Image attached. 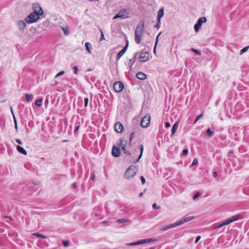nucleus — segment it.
Here are the masks:
<instances>
[{
	"label": "nucleus",
	"mask_w": 249,
	"mask_h": 249,
	"mask_svg": "<svg viewBox=\"0 0 249 249\" xmlns=\"http://www.w3.org/2000/svg\"><path fill=\"white\" fill-rule=\"evenodd\" d=\"M33 11L25 18L27 23H32L36 22L40 18V17L43 14V11L38 4L33 5Z\"/></svg>",
	"instance_id": "nucleus-1"
},
{
	"label": "nucleus",
	"mask_w": 249,
	"mask_h": 249,
	"mask_svg": "<svg viewBox=\"0 0 249 249\" xmlns=\"http://www.w3.org/2000/svg\"><path fill=\"white\" fill-rule=\"evenodd\" d=\"M194 216H185L183 217L180 220L177 221L174 223L170 224L169 225H166L162 228L161 229L162 231H166L169 229L176 227L178 226L181 225L186 222H189L194 219Z\"/></svg>",
	"instance_id": "nucleus-2"
},
{
	"label": "nucleus",
	"mask_w": 249,
	"mask_h": 249,
	"mask_svg": "<svg viewBox=\"0 0 249 249\" xmlns=\"http://www.w3.org/2000/svg\"><path fill=\"white\" fill-rule=\"evenodd\" d=\"M144 21H141L139 22L135 32V40L136 42L139 44L141 41L143 34Z\"/></svg>",
	"instance_id": "nucleus-3"
},
{
	"label": "nucleus",
	"mask_w": 249,
	"mask_h": 249,
	"mask_svg": "<svg viewBox=\"0 0 249 249\" xmlns=\"http://www.w3.org/2000/svg\"><path fill=\"white\" fill-rule=\"evenodd\" d=\"M138 171V169L135 166L131 165L125 171L124 177L129 179L134 177Z\"/></svg>",
	"instance_id": "nucleus-4"
},
{
	"label": "nucleus",
	"mask_w": 249,
	"mask_h": 249,
	"mask_svg": "<svg viewBox=\"0 0 249 249\" xmlns=\"http://www.w3.org/2000/svg\"><path fill=\"white\" fill-rule=\"evenodd\" d=\"M243 216L241 214H238L235 215L233 216L229 217L227 219L224 220L220 224L222 227L227 225L233 222L237 221L239 219H242Z\"/></svg>",
	"instance_id": "nucleus-5"
},
{
	"label": "nucleus",
	"mask_w": 249,
	"mask_h": 249,
	"mask_svg": "<svg viewBox=\"0 0 249 249\" xmlns=\"http://www.w3.org/2000/svg\"><path fill=\"white\" fill-rule=\"evenodd\" d=\"M129 17L128 13L125 9L121 10L116 15L113 17V19H115L118 18L124 19Z\"/></svg>",
	"instance_id": "nucleus-6"
},
{
	"label": "nucleus",
	"mask_w": 249,
	"mask_h": 249,
	"mask_svg": "<svg viewBox=\"0 0 249 249\" xmlns=\"http://www.w3.org/2000/svg\"><path fill=\"white\" fill-rule=\"evenodd\" d=\"M150 116L149 114L146 115L142 119L141 125V126L143 128H146L150 124Z\"/></svg>",
	"instance_id": "nucleus-7"
},
{
	"label": "nucleus",
	"mask_w": 249,
	"mask_h": 249,
	"mask_svg": "<svg viewBox=\"0 0 249 249\" xmlns=\"http://www.w3.org/2000/svg\"><path fill=\"white\" fill-rule=\"evenodd\" d=\"M206 18L204 17L198 18L197 22L194 26V29L196 32H198L201 27L202 24L206 21Z\"/></svg>",
	"instance_id": "nucleus-8"
},
{
	"label": "nucleus",
	"mask_w": 249,
	"mask_h": 249,
	"mask_svg": "<svg viewBox=\"0 0 249 249\" xmlns=\"http://www.w3.org/2000/svg\"><path fill=\"white\" fill-rule=\"evenodd\" d=\"M124 88V84L120 81L115 82L113 85V89L117 92H121Z\"/></svg>",
	"instance_id": "nucleus-9"
},
{
	"label": "nucleus",
	"mask_w": 249,
	"mask_h": 249,
	"mask_svg": "<svg viewBox=\"0 0 249 249\" xmlns=\"http://www.w3.org/2000/svg\"><path fill=\"white\" fill-rule=\"evenodd\" d=\"M149 57V53L147 52H142L140 54L139 59L141 62L146 61Z\"/></svg>",
	"instance_id": "nucleus-10"
},
{
	"label": "nucleus",
	"mask_w": 249,
	"mask_h": 249,
	"mask_svg": "<svg viewBox=\"0 0 249 249\" xmlns=\"http://www.w3.org/2000/svg\"><path fill=\"white\" fill-rule=\"evenodd\" d=\"M126 144L127 141L124 139H120L117 144L119 149H121L122 150H125Z\"/></svg>",
	"instance_id": "nucleus-11"
},
{
	"label": "nucleus",
	"mask_w": 249,
	"mask_h": 249,
	"mask_svg": "<svg viewBox=\"0 0 249 249\" xmlns=\"http://www.w3.org/2000/svg\"><path fill=\"white\" fill-rule=\"evenodd\" d=\"M114 129L118 133H121L123 130V124L120 122H117L114 125Z\"/></svg>",
	"instance_id": "nucleus-12"
},
{
	"label": "nucleus",
	"mask_w": 249,
	"mask_h": 249,
	"mask_svg": "<svg viewBox=\"0 0 249 249\" xmlns=\"http://www.w3.org/2000/svg\"><path fill=\"white\" fill-rule=\"evenodd\" d=\"M112 155L113 157H118L120 155V149L115 145L112 147Z\"/></svg>",
	"instance_id": "nucleus-13"
},
{
	"label": "nucleus",
	"mask_w": 249,
	"mask_h": 249,
	"mask_svg": "<svg viewBox=\"0 0 249 249\" xmlns=\"http://www.w3.org/2000/svg\"><path fill=\"white\" fill-rule=\"evenodd\" d=\"M128 46V41H127L126 44L124 47V48L118 53L117 54V59L119 60L120 58L123 56V55L125 53L126 51L127 48Z\"/></svg>",
	"instance_id": "nucleus-14"
},
{
	"label": "nucleus",
	"mask_w": 249,
	"mask_h": 249,
	"mask_svg": "<svg viewBox=\"0 0 249 249\" xmlns=\"http://www.w3.org/2000/svg\"><path fill=\"white\" fill-rule=\"evenodd\" d=\"M137 53H134L132 58L129 60L128 65L129 66V68L130 69H131L132 65H133L135 61H136V58L137 56Z\"/></svg>",
	"instance_id": "nucleus-15"
},
{
	"label": "nucleus",
	"mask_w": 249,
	"mask_h": 249,
	"mask_svg": "<svg viewBox=\"0 0 249 249\" xmlns=\"http://www.w3.org/2000/svg\"><path fill=\"white\" fill-rule=\"evenodd\" d=\"M136 77L140 80H143L146 79V75L142 72H139L137 73Z\"/></svg>",
	"instance_id": "nucleus-16"
},
{
	"label": "nucleus",
	"mask_w": 249,
	"mask_h": 249,
	"mask_svg": "<svg viewBox=\"0 0 249 249\" xmlns=\"http://www.w3.org/2000/svg\"><path fill=\"white\" fill-rule=\"evenodd\" d=\"M17 151L20 154H22L24 155H27V153L26 151L22 147L19 145H18L17 147Z\"/></svg>",
	"instance_id": "nucleus-17"
},
{
	"label": "nucleus",
	"mask_w": 249,
	"mask_h": 249,
	"mask_svg": "<svg viewBox=\"0 0 249 249\" xmlns=\"http://www.w3.org/2000/svg\"><path fill=\"white\" fill-rule=\"evenodd\" d=\"M17 25L19 29L21 30H23L26 26L25 22L22 20L18 21Z\"/></svg>",
	"instance_id": "nucleus-18"
},
{
	"label": "nucleus",
	"mask_w": 249,
	"mask_h": 249,
	"mask_svg": "<svg viewBox=\"0 0 249 249\" xmlns=\"http://www.w3.org/2000/svg\"><path fill=\"white\" fill-rule=\"evenodd\" d=\"M164 15V10L163 9L161 8L160 9L158 13V19L159 20V22H160V18L163 16Z\"/></svg>",
	"instance_id": "nucleus-19"
},
{
	"label": "nucleus",
	"mask_w": 249,
	"mask_h": 249,
	"mask_svg": "<svg viewBox=\"0 0 249 249\" xmlns=\"http://www.w3.org/2000/svg\"><path fill=\"white\" fill-rule=\"evenodd\" d=\"M179 125L178 122H177L173 126L172 128L171 129V135H173L176 132L177 129L178 128Z\"/></svg>",
	"instance_id": "nucleus-20"
},
{
	"label": "nucleus",
	"mask_w": 249,
	"mask_h": 249,
	"mask_svg": "<svg viewBox=\"0 0 249 249\" xmlns=\"http://www.w3.org/2000/svg\"><path fill=\"white\" fill-rule=\"evenodd\" d=\"M62 30L64 32V34L65 36H68L69 35V28L68 26L65 27H61Z\"/></svg>",
	"instance_id": "nucleus-21"
},
{
	"label": "nucleus",
	"mask_w": 249,
	"mask_h": 249,
	"mask_svg": "<svg viewBox=\"0 0 249 249\" xmlns=\"http://www.w3.org/2000/svg\"><path fill=\"white\" fill-rule=\"evenodd\" d=\"M85 47H86V50L87 51V52L89 53H91V49H92V46H91V44L89 42H86L85 43Z\"/></svg>",
	"instance_id": "nucleus-22"
},
{
	"label": "nucleus",
	"mask_w": 249,
	"mask_h": 249,
	"mask_svg": "<svg viewBox=\"0 0 249 249\" xmlns=\"http://www.w3.org/2000/svg\"><path fill=\"white\" fill-rule=\"evenodd\" d=\"M143 244H144V241H143V240H140V241H139L137 242L128 243L127 245L128 246H134V245H138Z\"/></svg>",
	"instance_id": "nucleus-23"
},
{
	"label": "nucleus",
	"mask_w": 249,
	"mask_h": 249,
	"mask_svg": "<svg viewBox=\"0 0 249 249\" xmlns=\"http://www.w3.org/2000/svg\"><path fill=\"white\" fill-rule=\"evenodd\" d=\"M139 147H140V151H141V154L138 158V159L135 162H137L139 161V160H140V159L141 158L142 155V153H143V145L142 144H141L139 146Z\"/></svg>",
	"instance_id": "nucleus-24"
},
{
	"label": "nucleus",
	"mask_w": 249,
	"mask_h": 249,
	"mask_svg": "<svg viewBox=\"0 0 249 249\" xmlns=\"http://www.w3.org/2000/svg\"><path fill=\"white\" fill-rule=\"evenodd\" d=\"M213 133V131H212L210 128H208L206 131V134L210 137H212Z\"/></svg>",
	"instance_id": "nucleus-25"
},
{
	"label": "nucleus",
	"mask_w": 249,
	"mask_h": 249,
	"mask_svg": "<svg viewBox=\"0 0 249 249\" xmlns=\"http://www.w3.org/2000/svg\"><path fill=\"white\" fill-rule=\"evenodd\" d=\"M143 241H144V243L145 244V243H150V242H151L156 241H157V239H152V238H149V239H144V240H143Z\"/></svg>",
	"instance_id": "nucleus-26"
},
{
	"label": "nucleus",
	"mask_w": 249,
	"mask_h": 249,
	"mask_svg": "<svg viewBox=\"0 0 249 249\" xmlns=\"http://www.w3.org/2000/svg\"><path fill=\"white\" fill-rule=\"evenodd\" d=\"M128 221V220L127 219H118L116 221V223H126Z\"/></svg>",
	"instance_id": "nucleus-27"
},
{
	"label": "nucleus",
	"mask_w": 249,
	"mask_h": 249,
	"mask_svg": "<svg viewBox=\"0 0 249 249\" xmlns=\"http://www.w3.org/2000/svg\"><path fill=\"white\" fill-rule=\"evenodd\" d=\"M26 100L29 102L32 100V96L30 94H26L25 96Z\"/></svg>",
	"instance_id": "nucleus-28"
},
{
	"label": "nucleus",
	"mask_w": 249,
	"mask_h": 249,
	"mask_svg": "<svg viewBox=\"0 0 249 249\" xmlns=\"http://www.w3.org/2000/svg\"><path fill=\"white\" fill-rule=\"evenodd\" d=\"M249 48V46H247V47H246L245 48H244L243 49H242L240 52V55H242L244 53L246 52L248 49Z\"/></svg>",
	"instance_id": "nucleus-29"
},
{
	"label": "nucleus",
	"mask_w": 249,
	"mask_h": 249,
	"mask_svg": "<svg viewBox=\"0 0 249 249\" xmlns=\"http://www.w3.org/2000/svg\"><path fill=\"white\" fill-rule=\"evenodd\" d=\"M42 101V99L37 100L35 102L36 105L38 107H40L41 105Z\"/></svg>",
	"instance_id": "nucleus-30"
},
{
	"label": "nucleus",
	"mask_w": 249,
	"mask_h": 249,
	"mask_svg": "<svg viewBox=\"0 0 249 249\" xmlns=\"http://www.w3.org/2000/svg\"><path fill=\"white\" fill-rule=\"evenodd\" d=\"M161 33H160L157 36V37H156V42H155V46H154V53H155L156 52V46L157 45V43H158V38H159V36H160V35Z\"/></svg>",
	"instance_id": "nucleus-31"
},
{
	"label": "nucleus",
	"mask_w": 249,
	"mask_h": 249,
	"mask_svg": "<svg viewBox=\"0 0 249 249\" xmlns=\"http://www.w3.org/2000/svg\"><path fill=\"white\" fill-rule=\"evenodd\" d=\"M191 51H193V52H194L195 53L198 54V55H200L201 54V52L200 51L196 50V49H195L194 48H192L191 49Z\"/></svg>",
	"instance_id": "nucleus-32"
},
{
	"label": "nucleus",
	"mask_w": 249,
	"mask_h": 249,
	"mask_svg": "<svg viewBox=\"0 0 249 249\" xmlns=\"http://www.w3.org/2000/svg\"><path fill=\"white\" fill-rule=\"evenodd\" d=\"M99 30H100V32H101V38L100 39V40L102 41V40H105V38L104 37V35L102 30L100 29Z\"/></svg>",
	"instance_id": "nucleus-33"
},
{
	"label": "nucleus",
	"mask_w": 249,
	"mask_h": 249,
	"mask_svg": "<svg viewBox=\"0 0 249 249\" xmlns=\"http://www.w3.org/2000/svg\"><path fill=\"white\" fill-rule=\"evenodd\" d=\"M65 73V71H62L59 72L55 76V78H57L60 76L63 75Z\"/></svg>",
	"instance_id": "nucleus-34"
},
{
	"label": "nucleus",
	"mask_w": 249,
	"mask_h": 249,
	"mask_svg": "<svg viewBox=\"0 0 249 249\" xmlns=\"http://www.w3.org/2000/svg\"><path fill=\"white\" fill-rule=\"evenodd\" d=\"M89 99L86 97L84 98V106L85 107H87L88 105Z\"/></svg>",
	"instance_id": "nucleus-35"
},
{
	"label": "nucleus",
	"mask_w": 249,
	"mask_h": 249,
	"mask_svg": "<svg viewBox=\"0 0 249 249\" xmlns=\"http://www.w3.org/2000/svg\"><path fill=\"white\" fill-rule=\"evenodd\" d=\"M134 132L131 133V134L130 135L129 144L131 143V141L134 138Z\"/></svg>",
	"instance_id": "nucleus-36"
},
{
	"label": "nucleus",
	"mask_w": 249,
	"mask_h": 249,
	"mask_svg": "<svg viewBox=\"0 0 249 249\" xmlns=\"http://www.w3.org/2000/svg\"><path fill=\"white\" fill-rule=\"evenodd\" d=\"M200 196V194L198 192H197L195 194V195L194 196L193 199L194 200H195L196 198Z\"/></svg>",
	"instance_id": "nucleus-37"
},
{
	"label": "nucleus",
	"mask_w": 249,
	"mask_h": 249,
	"mask_svg": "<svg viewBox=\"0 0 249 249\" xmlns=\"http://www.w3.org/2000/svg\"><path fill=\"white\" fill-rule=\"evenodd\" d=\"M221 227H222V226H221V224H219L218 226L213 225L212 227V230H215V229H218V228H221Z\"/></svg>",
	"instance_id": "nucleus-38"
},
{
	"label": "nucleus",
	"mask_w": 249,
	"mask_h": 249,
	"mask_svg": "<svg viewBox=\"0 0 249 249\" xmlns=\"http://www.w3.org/2000/svg\"><path fill=\"white\" fill-rule=\"evenodd\" d=\"M203 116V115L202 114L199 115L198 116H197L195 120V123H196L198 120H199L200 119H201Z\"/></svg>",
	"instance_id": "nucleus-39"
},
{
	"label": "nucleus",
	"mask_w": 249,
	"mask_h": 249,
	"mask_svg": "<svg viewBox=\"0 0 249 249\" xmlns=\"http://www.w3.org/2000/svg\"><path fill=\"white\" fill-rule=\"evenodd\" d=\"M160 206H157L156 203H154L152 205V208L154 209H159L160 208Z\"/></svg>",
	"instance_id": "nucleus-40"
},
{
	"label": "nucleus",
	"mask_w": 249,
	"mask_h": 249,
	"mask_svg": "<svg viewBox=\"0 0 249 249\" xmlns=\"http://www.w3.org/2000/svg\"><path fill=\"white\" fill-rule=\"evenodd\" d=\"M73 70L74 71V73L75 74H76L77 73V71H78V68H77V66H74L73 67Z\"/></svg>",
	"instance_id": "nucleus-41"
},
{
	"label": "nucleus",
	"mask_w": 249,
	"mask_h": 249,
	"mask_svg": "<svg viewBox=\"0 0 249 249\" xmlns=\"http://www.w3.org/2000/svg\"><path fill=\"white\" fill-rule=\"evenodd\" d=\"M188 150L187 149H183L182 151V155L183 156H186L188 153Z\"/></svg>",
	"instance_id": "nucleus-42"
},
{
	"label": "nucleus",
	"mask_w": 249,
	"mask_h": 249,
	"mask_svg": "<svg viewBox=\"0 0 249 249\" xmlns=\"http://www.w3.org/2000/svg\"><path fill=\"white\" fill-rule=\"evenodd\" d=\"M160 22H159V20H157V24L155 26V27L156 28H157V29H159L160 27Z\"/></svg>",
	"instance_id": "nucleus-43"
},
{
	"label": "nucleus",
	"mask_w": 249,
	"mask_h": 249,
	"mask_svg": "<svg viewBox=\"0 0 249 249\" xmlns=\"http://www.w3.org/2000/svg\"><path fill=\"white\" fill-rule=\"evenodd\" d=\"M69 242L67 241H64L63 242V245L65 247H68L69 246Z\"/></svg>",
	"instance_id": "nucleus-44"
},
{
	"label": "nucleus",
	"mask_w": 249,
	"mask_h": 249,
	"mask_svg": "<svg viewBox=\"0 0 249 249\" xmlns=\"http://www.w3.org/2000/svg\"><path fill=\"white\" fill-rule=\"evenodd\" d=\"M124 153L127 155H131V153L130 152H129L128 151L126 150V149H125V150H123Z\"/></svg>",
	"instance_id": "nucleus-45"
},
{
	"label": "nucleus",
	"mask_w": 249,
	"mask_h": 249,
	"mask_svg": "<svg viewBox=\"0 0 249 249\" xmlns=\"http://www.w3.org/2000/svg\"><path fill=\"white\" fill-rule=\"evenodd\" d=\"M197 160L196 159H195L192 163V166L196 165V164H197Z\"/></svg>",
	"instance_id": "nucleus-46"
},
{
	"label": "nucleus",
	"mask_w": 249,
	"mask_h": 249,
	"mask_svg": "<svg viewBox=\"0 0 249 249\" xmlns=\"http://www.w3.org/2000/svg\"><path fill=\"white\" fill-rule=\"evenodd\" d=\"M141 180L142 181V184H144L145 182V180L143 176L141 177Z\"/></svg>",
	"instance_id": "nucleus-47"
},
{
	"label": "nucleus",
	"mask_w": 249,
	"mask_h": 249,
	"mask_svg": "<svg viewBox=\"0 0 249 249\" xmlns=\"http://www.w3.org/2000/svg\"><path fill=\"white\" fill-rule=\"evenodd\" d=\"M200 238L201 236L200 235H198L196 239L195 243L196 244L198 242V241L200 239Z\"/></svg>",
	"instance_id": "nucleus-48"
},
{
	"label": "nucleus",
	"mask_w": 249,
	"mask_h": 249,
	"mask_svg": "<svg viewBox=\"0 0 249 249\" xmlns=\"http://www.w3.org/2000/svg\"><path fill=\"white\" fill-rule=\"evenodd\" d=\"M171 126L169 122H166L165 124V126L166 128H169Z\"/></svg>",
	"instance_id": "nucleus-49"
},
{
	"label": "nucleus",
	"mask_w": 249,
	"mask_h": 249,
	"mask_svg": "<svg viewBox=\"0 0 249 249\" xmlns=\"http://www.w3.org/2000/svg\"><path fill=\"white\" fill-rule=\"evenodd\" d=\"M35 235L36 236H37V237H43V238H46V237H45L44 236H43V235L40 234H39V233H36V234H35Z\"/></svg>",
	"instance_id": "nucleus-50"
},
{
	"label": "nucleus",
	"mask_w": 249,
	"mask_h": 249,
	"mask_svg": "<svg viewBox=\"0 0 249 249\" xmlns=\"http://www.w3.org/2000/svg\"><path fill=\"white\" fill-rule=\"evenodd\" d=\"M217 176V173L216 171H214L213 173V178H216Z\"/></svg>",
	"instance_id": "nucleus-51"
},
{
	"label": "nucleus",
	"mask_w": 249,
	"mask_h": 249,
	"mask_svg": "<svg viewBox=\"0 0 249 249\" xmlns=\"http://www.w3.org/2000/svg\"><path fill=\"white\" fill-rule=\"evenodd\" d=\"M95 178V176L94 174H93L92 175H91V180L92 181H93L94 180Z\"/></svg>",
	"instance_id": "nucleus-52"
},
{
	"label": "nucleus",
	"mask_w": 249,
	"mask_h": 249,
	"mask_svg": "<svg viewBox=\"0 0 249 249\" xmlns=\"http://www.w3.org/2000/svg\"><path fill=\"white\" fill-rule=\"evenodd\" d=\"M16 142H17V143H18V144H22V142H21V141H20L19 139H17V140H16Z\"/></svg>",
	"instance_id": "nucleus-53"
},
{
	"label": "nucleus",
	"mask_w": 249,
	"mask_h": 249,
	"mask_svg": "<svg viewBox=\"0 0 249 249\" xmlns=\"http://www.w3.org/2000/svg\"><path fill=\"white\" fill-rule=\"evenodd\" d=\"M13 118H14V121L15 124H17V120H16V119L15 118L14 114H13Z\"/></svg>",
	"instance_id": "nucleus-54"
},
{
	"label": "nucleus",
	"mask_w": 249,
	"mask_h": 249,
	"mask_svg": "<svg viewBox=\"0 0 249 249\" xmlns=\"http://www.w3.org/2000/svg\"><path fill=\"white\" fill-rule=\"evenodd\" d=\"M79 127H80V126H79V125H77V126L76 127V128H75V130H74V132H75V133H76V131L79 129Z\"/></svg>",
	"instance_id": "nucleus-55"
},
{
	"label": "nucleus",
	"mask_w": 249,
	"mask_h": 249,
	"mask_svg": "<svg viewBox=\"0 0 249 249\" xmlns=\"http://www.w3.org/2000/svg\"><path fill=\"white\" fill-rule=\"evenodd\" d=\"M72 187L74 188L77 187V185L75 183H73L72 185Z\"/></svg>",
	"instance_id": "nucleus-56"
},
{
	"label": "nucleus",
	"mask_w": 249,
	"mask_h": 249,
	"mask_svg": "<svg viewBox=\"0 0 249 249\" xmlns=\"http://www.w3.org/2000/svg\"><path fill=\"white\" fill-rule=\"evenodd\" d=\"M15 129L18 130V125L17 124H15Z\"/></svg>",
	"instance_id": "nucleus-57"
},
{
	"label": "nucleus",
	"mask_w": 249,
	"mask_h": 249,
	"mask_svg": "<svg viewBox=\"0 0 249 249\" xmlns=\"http://www.w3.org/2000/svg\"><path fill=\"white\" fill-rule=\"evenodd\" d=\"M10 109H11V112L12 113V115H13V114H14V112H13V108H12V107H11Z\"/></svg>",
	"instance_id": "nucleus-58"
},
{
	"label": "nucleus",
	"mask_w": 249,
	"mask_h": 249,
	"mask_svg": "<svg viewBox=\"0 0 249 249\" xmlns=\"http://www.w3.org/2000/svg\"><path fill=\"white\" fill-rule=\"evenodd\" d=\"M142 196H143V193H141L139 194V196H140V197H142Z\"/></svg>",
	"instance_id": "nucleus-59"
},
{
	"label": "nucleus",
	"mask_w": 249,
	"mask_h": 249,
	"mask_svg": "<svg viewBox=\"0 0 249 249\" xmlns=\"http://www.w3.org/2000/svg\"><path fill=\"white\" fill-rule=\"evenodd\" d=\"M44 103H45V105H46V104H47V99H46V100H45V101H44Z\"/></svg>",
	"instance_id": "nucleus-60"
},
{
	"label": "nucleus",
	"mask_w": 249,
	"mask_h": 249,
	"mask_svg": "<svg viewBox=\"0 0 249 249\" xmlns=\"http://www.w3.org/2000/svg\"><path fill=\"white\" fill-rule=\"evenodd\" d=\"M149 249H155V247H151Z\"/></svg>",
	"instance_id": "nucleus-61"
}]
</instances>
